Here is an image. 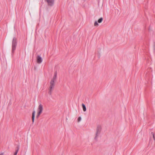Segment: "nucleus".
Listing matches in <instances>:
<instances>
[{
	"label": "nucleus",
	"instance_id": "1",
	"mask_svg": "<svg viewBox=\"0 0 155 155\" xmlns=\"http://www.w3.org/2000/svg\"><path fill=\"white\" fill-rule=\"evenodd\" d=\"M57 76V73L55 72L54 73V76L50 81L49 89V93L50 95H51V94L52 92L54 89L55 85V82L56 81Z\"/></svg>",
	"mask_w": 155,
	"mask_h": 155
},
{
	"label": "nucleus",
	"instance_id": "2",
	"mask_svg": "<svg viewBox=\"0 0 155 155\" xmlns=\"http://www.w3.org/2000/svg\"><path fill=\"white\" fill-rule=\"evenodd\" d=\"M101 130V127L100 125L97 126L95 133V136L94 139L96 140H97V138L99 137Z\"/></svg>",
	"mask_w": 155,
	"mask_h": 155
},
{
	"label": "nucleus",
	"instance_id": "3",
	"mask_svg": "<svg viewBox=\"0 0 155 155\" xmlns=\"http://www.w3.org/2000/svg\"><path fill=\"white\" fill-rule=\"evenodd\" d=\"M17 40L15 38H14L12 41V52L13 53L15 51L17 45Z\"/></svg>",
	"mask_w": 155,
	"mask_h": 155
},
{
	"label": "nucleus",
	"instance_id": "4",
	"mask_svg": "<svg viewBox=\"0 0 155 155\" xmlns=\"http://www.w3.org/2000/svg\"><path fill=\"white\" fill-rule=\"evenodd\" d=\"M43 110V105L41 104H40L38 108V114H40L42 113Z\"/></svg>",
	"mask_w": 155,
	"mask_h": 155
},
{
	"label": "nucleus",
	"instance_id": "5",
	"mask_svg": "<svg viewBox=\"0 0 155 155\" xmlns=\"http://www.w3.org/2000/svg\"><path fill=\"white\" fill-rule=\"evenodd\" d=\"M46 2L48 5L52 6L54 3V0H45Z\"/></svg>",
	"mask_w": 155,
	"mask_h": 155
},
{
	"label": "nucleus",
	"instance_id": "6",
	"mask_svg": "<svg viewBox=\"0 0 155 155\" xmlns=\"http://www.w3.org/2000/svg\"><path fill=\"white\" fill-rule=\"evenodd\" d=\"M42 58L39 55L37 56V61L38 63H41L42 61Z\"/></svg>",
	"mask_w": 155,
	"mask_h": 155
},
{
	"label": "nucleus",
	"instance_id": "7",
	"mask_svg": "<svg viewBox=\"0 0 155 155\" xmlns=\"http://www.w3.org/2000/svg\"><path fill=\"white\" fill-rule=\"evenodd\" d=\"M35 113V111L34 110L33 111L32 114V122L33 123L34 122V120Z\"/></svg>",
	"mask_w": 155,
	"mask_h": 155
},
{
	"label": "nucleus",
	"instance_id": "8",
	"mask_svg": "<svg viewBox=\"0 0 155 155\" xmlns=\"http://www.w3.org/2000/svg\"><path fill=\"white\" fill-rule=\"evenodd\" d=\"M82 106L83 107V110L84 111H85L86 110V108L85 105L84 104H82Z\"/></svg>",
	"mask_w": 155,
	"mask_h": 155
},
{
	"label": "nucleus",
	"instance_id": "9",
	"mask_svg": "<svg viewBox=\"0 0 155 155\" xmlns=\"http://www.w3.org/2000/svg\"><path fill=\"white\" fill-rule=\"evenodd\" d=\"M103 20V18H101L98 20V22L99 23H101L102 22Z\"/></svg>",
	"mask_w": 155,
	"mask_h": 155
},
{
	"label": "nucleus",
	"instance_id": "10",
	"mask_svg": "<svg viewBox=\"0 0 155 155\" xmlns=\"http://www.w3.org/2000/svg\"><path fill=\"white\" fill-rule=\"evenodd\" d=\"M18 150H19V148L18 147V148L15 150V152L14 155H17V154L18 152Z\"/></svg>",
	"mask_w": 155,
	"mask_h": 155
},
{
	"label": "nucleus",
	"instance_id": "11",
	"mask_svg": "<svg viewBox=\"0 0 155 155\" xmlns=\"http://www.w3.org/2000/svg\"><path fill=\"white\" fill-rule=\"evenodd\" d=\"M98 24L97 22V21H95L94 22V26H98Z\"/></svg>",
	"mask_w": 155,
	"mask_h": 155
},
{
	"label": "nucleus",
	"instance_id": "12",
	"mask_svg": "<svg viewBox=\"0 0 155 155\" xmlns=\"http://www.w3.org/2000/svg\"><path fill=\"white\" fill-rule=\"evenodd\" d=\"M153 50L154 52H155V42H154L153 45Z\"/></svg>",
	"mask_w": 155,
	"mask_h": 155
},
{
	"label": "nucleus",
	"instance_id": "13",
	"mask_svg": "<svg viewBox=\"0 0 155 155\" xmlns=\"http://www.w3.org/2000/svg\"><path fill=\"white\" fill-rule=\"evenodd\" d=\"M81 117H79L78 118V122H80L81 121Z\"/></svg>",
	"mask_w": 155,
	"mask_h": 155
},
{
	"label": "nucleus",
	"instance_id": "14",
	"mask_svg": "<svg viewBox=\"0 0 155 155\" xmlns=\"http://www.w3.org/2000/svg\"><path fill=\"white\" fill-rule=\"evenodd\" d=\"M151 134H152V135L153 136V138L154 140H155V137H154V134L153 132H152L151 133Z\"/></svg>",
	"mask_w": 155,
	"mask_h": 155
},
{
	"label": "nucleus",
	"instance_id": "15",
	"mask_svg": "<svg viewBox=\"0 0 155 155\" xmlns=\"http://www.w3.org/2000/svg\"><path fill=\"white\" fill-rule=\"evenodd\" d=\"M40 115V114H38V112L37 116V117H38Z\"/></svg>",
	"mask_w": 155,
	"mask_h": 155
},
{
	"label": "nucleus",
	"instance_id": "16",
	"mask_svg": "<svg viewBox=\"0 0 155 155\" xmlns=\"http://www.w3.org/2000/svg\"><path fill=\"white\" fill-rule=\"evenodd\" d=\"M0 155H4V153H1Z\"/></svg>",
	"mask_w": 155,
	"mask_h": 155
}]
</instances>
